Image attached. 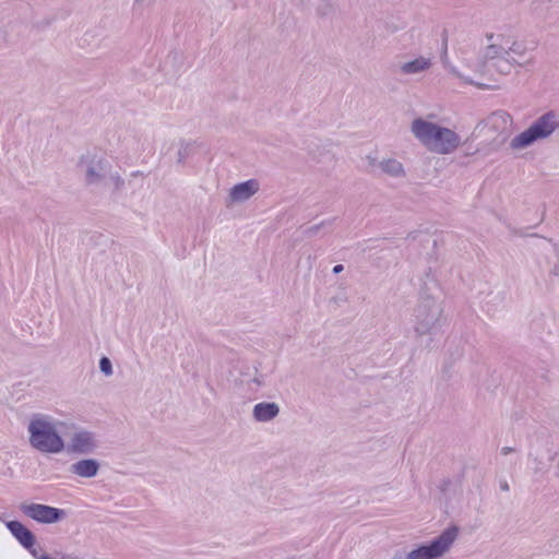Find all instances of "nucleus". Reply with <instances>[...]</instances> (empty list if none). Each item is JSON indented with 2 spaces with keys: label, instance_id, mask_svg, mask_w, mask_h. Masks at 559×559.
I'll list each match as a JSON object with an SVG mask.
<instances>
[{
  "label": "nucleus",
  "instance_id": "obj_1",
  "mask_svg": "<svg viewBox=\"0 0 559 559\" xmlns=\"http://www.w3.org/2000/svg\"><path fill=\"white\" fill-rule=\"evenodd\" d=\"M411 131L425 147L440 155L451 154L461 145V138L454 130L423 118L413 120Z\"/></svg>",
  "mask_w": 559,
  "mask_h": 559
},
{
  "label": "nucleus",
  "instance_id": "obj_2",
  "mask_svg": "<svg viewBox=\"0 0 559 559\" xmlns=\"http://www.w3.org/2000/svg\"><path fill=\"white\" fill-rule=\"evenodd\" d=\"M441 305L429 295H421L415 308V332L418 336L429 334L435 336L442 328L445 319L442 317Z\"/></svg>",
  "mask_w": 559,
  "mask_h": 559
},
{
  "label": "nucleus",
  "instance_id": "obj_3",
  "mask_svg": "<svg viewBox=\"0 0 559 559\" xmlns=\"http://www.w3.org/2000/svg\"><path fill=\"white\" fill-rule=\"evenodd\" d=\"M559 128V115L555 110H548L540 115L523 132L515 135L510 146L513 150L525 148L539 140L549 138Z\"/></svg>",
  "mask_w": 559,
  "mask_h": 559
},
{
  "label": "nucleus",
  "instance_id": "obj_4",
  "mask_svg": "<svg viewBox=\"0 0 559 559\" xmlns=\"http://www.w3.org/2000/svg\"><path fill=\"white\" fill-rule=\"evenodd\" d=\"M28 432L31 445L43 453H60L64 449L63 439L49 421L32 420Z\"/></svg>",
  "mask_w": 559,
  "mask_h": 559
},
{
  "label": "nucleus",
  "instance_id": "obj_5",
  "mask_svg": "<svg viewBox=\"0 0 559 559\" xmlns=\"http://www.w3.org/2000/svg\"><path fill=\"white\" fill-rule=\"evenodd\" d=\"M459 535V527L452 525L440 535L407 552L405 559H438L452 546Z\"/></svg>",
  "mask_w": 559,
  "mask_h": 559
},
{
  "label": "nucleus",
  "instance_id": "obj_6",
  "mask_svg": "<svg viewBox=\"0 0 559 559\" xmlns=\"http://www.w3.org/2000/svg\"><path fill=\"white\" fill-rule=\"evenodd\" d=\"M78 167L84 173V180L87 186L107 185V177L112 168L106 157L91 153L81 156Z\"/></svg>",
  "mask_w": 559,
  "mask_h": 559
},
{
  "label": "nucleus",
  "instance_id": "obj_7",
  "mask_svg": "<svg viewBox=\"0 0 559 559\" xmlns=\"http://www.w3.org/2000/svg\"><path fill=\"white\" fill-rule=\"evenodd\" d=\"M493 38V34L487 35L489 44L484 49L481 58L484 63L493 61V66L498 69L499 72L508 74L511 71L512 62L509 58H507V56H510V51L507 50L508 41L504 40L503 37L498 36V38H501V43H492Z\"/></svg>",
  "mask_w": 559,
  "mask_h": 559
},
{
  "label": "nucleus",
  "instance_id": "obj_8",
  "mask_svg": "<svg viewBox=\"0 0 559 559\" xmlns=\"http://www.w3.org/2000/svg\"><path fill=\"white\" fill-rule=\"evenodd\" d=\"M20 510L29 519L44 524L57 523L66 516L63 509L41 503H23Z\"/></svg>",
  "mask_w": 559,
  "mask_h": 559
},
{
  "label": "nucleus",
  "instance_id": "obj_9",
  "mask_svg": "<svg viewBox=\"0 0 559 559\" xmlns=\"http://www.w3.org/2000/svg\"><path fill=\"white\" fill-rule=\"evenodd\" d=\"M5 526L23 548L33 557H37L36 537L29 528L17 520L8 521Z\"/></svg>",
  "mask_w": 559,
  "mask_h": 559
},
{
  "label": "nucleus",
  "instance_id": "obj_10",
  "mask_svg": "<svg viewBox=\"0 0 559 559\" xmlns=\"http://www.w3.org/2000/svg\"><path fill=\"white\" fill-rule=\"evenodd\" d=\"M97 448L95 435L87 430H80L73 433L68 445V451L79 454H90Z\"/></svg>",
  "mask_w": 559,
  "mask_h": 559
},
{
  "label": "nucleus",
  "instance_id": "obj_11",
  "mask_svg": "<svg viewBox=\"0 0 559 559\" xmlns=\"http://www.w3.org/2000/svg\"><path fill=\"white\" fill-rule=\"evenodd\" d=\"M507 50L510 51V56H507L512 62L511 68L513 66L518 67H526L533 62V56L528 51L526 45L522 41H513L511 45L507 44Z\"/></svg>",
  "mask_w": 559,
  "mask_h": 559
},
{
  "label": "nucleus",
  "instance_id": "obj_12",
  "mask_svg": "<svg viewBox=\"0 0 559 559\" xmlns=\"http://www.w3.org/2000/svg\"><path fill=\"white\" fill-rule=\"evenodd\" d=\"M259 190V183L254 179L235 185L229 192L233 202H243L250 199Z\"/></svg>",
  "mask_w": 559,
  "mask_h": 559
},
{
  "label": "nucleus",
  "instance_id": "obj_13",
  "mask_svg": "<svg viewBox=\"0 0 559 559\" xmlns=\"http://www.w3.org/2000/svg\"><path fill=\"white\" fill-rule=\"evenodd\" d=\"M100 468V464L95 459H83L70 466V472L83 478L95 477Z\"/></svg>",
  "mask_w": 559,
  "mask_h": 559
},
{
  "label": "nucleus",
  "instance_id": "obj_14",
  "mask_svg": "<svg viewBox=\"0 0 559 559\" xmlns=\"http://www.w3.org/2000/svg\"><path fill=\"white\" fill-rule=\"evenodd\" d=\"M280 413V406L274 402H261L253 407V418L259 423L274 419Z\"/></svg>",
  "mask_w": 559,
  "mask_h": 559
},
{
  "label": "nucleus",
  "instance_id": "obj_15",
  "mask_svg": "<svg viewBox=\"0 0 559 559\" xmlns=\"http://www.w3.org/2000/svg\"><path fill=\"white\" fill-rule=\"evenodd\" d=\"M431 67V60L423 56L404 62L401 64L400 70L403 74H417L428 70Z\"/></svg>",
  "mask_w": 559,
  "mask_h": 559
},
{
  "label": "nucleus",
  "instance_id": "obj_16",
  "mask_svg": "<svg viewBox=\"0 0 559 559\" xmlns=\"http://www.w3.org/2000/svg\"><path fill=\"white\" fill-rule=\"evenodd\" d=\"M378 166L384 174L394 178H400L405 175L402 163L395 158L383 159L379 162Z\"/></svg>",
  "mask_w": 559,
  "mask_h": 559
},
{
  "label": "nucleus",
  "instance_id": "obj_17",
  "mask_svg": "<svg viewBox=\"0 0 559 559\" xmlns=\"http://www.w3.org/2000/svg\"><path fill=\"white\" fill-rule=\"evenodd\" d=\"M110 181L114 185V191H119L124 186V179L120 176L119 173H112L110 170V174H108L107 182Z\"/></svg>",
  "mask_w": 559,
  "mask_h": 559
},
{
  "label": "nucleus",
  "instance_id": "obj_18",
  "mask_svg": "<svg viewBox=\"0 0 559 559\" xmlns=\"http://www.w3.org/2000/svg\"><path fill=\"white\" fill-rule=\"evenodd\" d=\"M192 150H193V145L191 143L182 144L178 151V158H177L178 164H183L190 156Z\"/></svg>",
  "mask_w": 559,
  "mask_h": 559
},
{
  "label": "nucleus",
  "instance_id": "obj_19",
  "mask_svg": "<svg viewBox=\"0 0 559 559\" xmlns=\"http://www.w3.org/2000/svg\"><path fill=\"white\" fill-rule=\"evenodd\" d=\"M99 369L106 376L112 374V365L108 357L104 356L99 359Z\"/></svg>",
  "mask_w": 559,
  "mask_h": 559
},
{
  "label": "nucleus",
  "instance_id": "obj_20",
  "mask_svg": "<svg viewBox=\"0 0 559 559\" xmlns=\"http://www.w3.org/2000/svg\"><path fill=\"white\" fill-rule=\"evenodd\" d=\"M326 223L325 222H321L320 224H316L313 226H310L309 228H307L304 234L307 235V236H312V235H316Z\"/></svg>",
  "mask_w": 559,
  "mask_h": 559
},
{
  "label": "nucleus",
  "instance_id": "obj_21",
  "mask_svg": "<svg viewBox=\"0 0 559 559\" xmlns=\"http://www.w3.org/2000/svg\"><path fill=\"white\" fill-rule=\"evenodd\" d=\"M512 452H514V449H513V448H511V447H503V448L501 449V454H502V455H508V454H510V453H512Z\"/></svg>",
  "mask_w": 559,
  "mask_h": 559
},
{
  "label": "nucleus",
  "instance_id": "obj_22",
  "mask_svg": "<svg viewBox=\"0 0 559 559\" xmlns=\"http://www.w3.org/2000/svg\"><path fill=\"white\" fill-rule=\"evenodd\" d=\"M343 270H344V266H343L342 264H336V265L333 267L332 272H333L334 274H338V273H341Z\"/></svg>",
  "mask_w": 559,
  "mask_h": 559
},
{
  "label": "nucleus",
  "instance_id": "obj_23",
  "mask_svg": "<svg viewBox=\"0 0 559 559\" xmlns=\"http://www.w3.org/2000/svg\"><path fill=\"white\" fill-rule=\"evenodd\" d=\"M500 489L502 491H509L510 490L509 484L506 480L500 483Z\"/></svg>",
  "mask_w": 559,
  "mask_h": 559
},
{
  "label": "nucleus",
  "instance_id": "obj_24",
  "mask_svg": "<svg viewBox=\"0 0 559 559\" xmlns=\"http://www.w3.org/2000/svg\"><path fill=\"white\" fill-rule=\"evenodd\" d=\"M35 559H52L50 556L46 555V554H43V555H39V552L37 551V557H34Z\"/></svg>",
  "mask_w": 559,
  "mask_h": 559
},
{
  "label": "nucleus",
  "instance_id": "obj_25",
  "mask_svg": "<svg viewBox=\"0 0 559 559\" xmlns=\"http://www.w3.org/2000/svg\"><path fill=\"white\" fill-rule=\"evenodd\" d=\"M551 273L556 276H559V262L554 266Z\"/></svg>",
  "mask_w": 559,
  "mask_h": 559
},
{
  "label": "nucleus",
  "instance_id": "obj_26",
  "mask_svg": "<svg viewBox=\"0 0 559 559\" xmlns=\"http://www.w3.org/2000/svg\"><path fill=\"white\" fill-rule=\"evenodd\" d=\"M253 381H254L255 383H258L259 385L262 383V382H261L259 379H257V378H255Z\"/></svg>",
  "mask_w": 559,
  "mask_h": 559
},
{
  "label": "nucleus",
  "instance_id": "obj_27",
  "mask_svg": "<svg viewBox=\"0 0 559 559\" xmlns=\"http://www.w3.org/2000/svg\"><path fill=\"white\" fill-rule=\"evenodd\" d=\"M139 174H140V171H133L132 176H138Z\"/></svg>",
  "mask_w": 559,
  "mask_h": 559
},
{
  "label": "nucleus",
  "instance_id": "obj_28",
  "mask_svg": "<svg viewBox=\"0 0 559 559\" xmlns=\"http://www.w3.org/2000/svg\"><path fill=\"white\" fill-rule=\"evenodd\" d=\"M430 342H432V337L429 338L428 343H427V346L430 345Z\"/></svg>",
  "mask_w": 559,
  "mask_h": 559
}]
</instances>
